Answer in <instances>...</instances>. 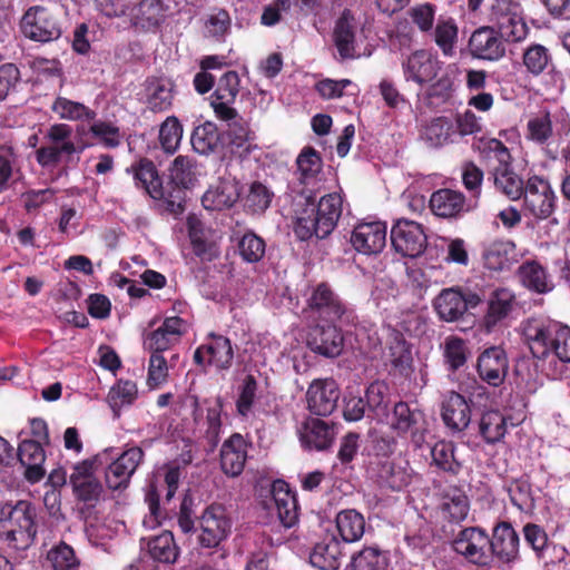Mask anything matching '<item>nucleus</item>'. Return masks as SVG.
<instances>
[{
    "label": "nucleus",
    "instance_id": "f257e3e1",
    "mask_svg": "<svg viewBox=\"0 0 570 570\" xmlns=\"http://www.w3.org/2000/svg\"><path fill=\"white\" fill-rule=\"evenodd\" d=\"M295 226L294 232L301 240L315 236L327 237L336 227L342 215V198L332 193L323 196L315 205L314 194L294 196L292 202Z\"/></svg>",
    "mask_w": 570,
    "mask_h": 570
},
{
    "label": "nucleus",
    "instance_id": "f03ea898",
    "mask_svg": "<svg viewBox=\"0 0 570 570\" xmlns=\"http://www.w3.org/2000/svg\"><path fill=\"white\" fill-rule=\"evenodd\" d=\"M522 332L533 356L544 358L552 353L561 362H570V327L546 317H531Z\"/></svg>",
    "mask_w": 570,
    "mask_h": 570
},
{
    "label": "nucleus",
    "instance_id": "7ed1b4c3",
    "mask_svg": "<svg viewBox=\"0 0 570 570\" xmlns=\"http://www.w3.org/2000/svg\"><path fill=\"white\" fill-rule=\"evenodd\" d=\"M73 130L67 124H53L43 135L45 144L36 150V160L43 167H55L59 163H69L80 151L72 140Z\"/></svg>",
    "mask_w": 570,
    "mask_h": 570
},
{
    "label": "nucleus",
    "instance_id": "20e7f679",
    "mask_svg": "<svg viewBox=\"0 0 570 570\" xmlns=\"http://www.w3.org/2000/svg\"><path fill=\"white\" fill-rule=\"evenodd\" d=\"M485 148L488 156L498 161V166L493 167L492 170L497 190L511 200L519 199L525 184L510 167L511 156L508 148L498 139L489 140Z\"/></svg>",
    "mask_w": 570,
    "mask_h": 570
},
{
    "label": "nucleus",
    "instance_id": "39448f33",
    "mask_svg": "<svg viewBox=\"0 0 570 570\" xmlns=\"http://www.w3.org/2000/svg\"><path fill=\"white\" fill-rule=\"evenodd\" d=\"M21 29L27 38L43 43L58 40L63 32L59 14L42 6L27 10L21 20Z\"/></svg>",
    "mask_w": 570,
    "mask_h": 570
},
{
    "label": "nucleus",
    "instance_id": "423d86ee",
    "mask_svg": "<svg viewBox=\"0 0 570 570\" xmlns=\"http://www.w3.org/2000/svg\"><path fill=\"white\" fill-rule=\"evenodd\" d=\"M111 449H105L94 459L85 460L73 466L70 474V483L75 495L88 503L97 502L104 492V488L99 480L95 476V465H101L109 459Z\"/></svg>",
    "mask_w": 570,
    "mask_h": 570
},
{
    "label": "nucleus",
    "instance_id": "0eeeda50",
    "mask_svg": "<svg viewBox=\"0 0 570 570\" xmlns=\"http://www.w3.org/2000/svg\"><path fill=\"white\" fill-rule=\"evenodd\" d=\"M385 419L397 435L410 433L415 448H421L424 444L426 422L421 411L412 410L406 403L399 402L394 405L392 413L386 414Z\"/></svg>",
    "mask_w": 570,
    "mask_h": 570
},
{
    "label": "nucleus",
    "instance_id": "6e6552de",
    "mask_svg": "<svg viewBox=\"0 0 570 570\" xmlns=\"http://www.w3.org/2000/svg\"><path fill=\"white\" fill-rule=\"evenodd\" d=\"M187 401L193 409V419L196 430L207 441L209 449L214 450L220 440L222 433V400L217 397L212 405L206 406V415H204V409L196 395H189Z\"/></svg>",
    "mask_w": 570,
    "mask_h": 570
},
{
    "label": "nucleus",
    "instance_id": "1a4fd4ad",
    "mask_svg": "<svg viewBox=\"0 0 570 570\" xmlns=\"http://www.w3.org/2000/svg\"><path fill=\"white\" fill-rule=\"evenodd\" d=\"M523 207L537 219L548 218L556 207V195L548 180L532 176L523 188Z\"/></svg>",
    "mask_w": 570,
    "mask_h": 570
},
{
    "label": "nucleus",
    "instance_id": "9d476101",
    "mask_svg": "<svg viewBox=\"0 0 570 570\" xmlns=\"http://www.w3.org/2000/svg\"><path fill=\"white\" fill-rule=\"evenodd\" d=\"M482 298L473 292H462L458 287L444 288L434 299V308L441 320L454 322L461 318L469 308L481 303Z\"/></svg>",
    "mask_w": 570,
    "mask_h": 570
},
{
    "label": "nucleus",
    "instance_id": "9b49d317",
    "mask_svg": "<svg viewBox=\"0 0 570 570\" xmlns=\"http://www.w3.org/2000/svg\"><path fill=\"white\" fill-rule=\"evenodd\" d=\"M144 451L132 446L114 459L105 471L106 487L111 491H124L128 488L130 479L142 462Z\"/></svg>",
    "mask_w": 570,
    "mask_h": 570
},
{
    "label": "nucleus",
    "instance_id": "f8f14e48",
    "mask_svg": "<svg viewBox=\"0 0 570 570\" xmlns=\"http://www.w3.org/2000/svg\"><path fill=\"white\" fill-rule=\"evenodd\" d=\"M391 242L395 252L402 256L414 258L425 250L428 237L419 223L400 219L392 227Z\"/></svg>",
    "mask_w": 570,
    "mask_h": 570
},
{
    "label": "nucleus",
    "instance_id": "ddd939ff",
    "mask_svg": "<svg viewBox=\"0 0 570 570\" xmlns=\"http://www.w3.org/2000/svg\"><path fill=\"white\" fill-rule=\"evenodd\" d=\"M296 166L295 177L288 185L293 197L313 193L322 170L320 155L315 149L305 147L296 159Z\"/></svg>",
    "mask_w": 570,
    "mask_h": 570
},
{
    "label": "nucleus",
    "instance_id": "4468645a",
    "mask_svg": "<svg viewBox=\"0 0 570 570\" xmlns=\"http://www.w3.org/2000/svg\"><path fill=\"white\" fill-rule=\"evenodd\" d=\"M452 544L455 552L473 563L487 564L491 558L490 538L481 528L461 530Z\"/></svg>",
    "mask_w": 570,
    "mask_h": 570
},
{
    "label": "nucleus",
    "instance_id": "2eb2a0df",
    "mask_svg": "<svg viewBox=\"0 0 570 570\" xmlns=\"http://www.w3.org/2000/svg\"><path fill=\"white\" fill-rule=\"evenodd\" d=\"M35 517V509L26 501H19L10 511L7 539L14 542L16 548H27L35 540L37 534Z\"/></svg>",
    "mask_w": 570,
    "mask_h": 570
},
{
    "label": "nucleus",
    "instance_id": "dca6fc26",
    "mask_svg": "<svg viewBox=\"0 0 570 570\" xmlns=\"http://www.w3.org/2000/svg\"><path fill=\"white\" fill-rule=\"evenodd\" d=\"M199 543L206 548H214L224 540L229 530L230 521L226 510L220 504L209 505L200 518Z\"/></svg>",
    "mask_w": 570,
    "mask_h": 570
},
{
    "label": "nucleus",
    "instance_id": "f3484780",
    "mask_svg": "<svg viewBox=\"0 0 570 570\" xmlns=\"http://www.w3.org/2000/svg\"><path fill=\"white\" fill-rule=\"evenodd\" d=\"M307 305L320 318L331 323L342 320L347 314L345 305L325 283L313 288Z\"/></svg>",
    "mask_w": 570,
    "mask_h": 570
},
{
    "label": "nucleus",
    "instance_id": "a211bd4d",
    "mask_svg": "<svg viewBox=\"0 0 570 570\" xmlns=\"http://www.w3.org/2000/svg\"><path fill=\"white\" fill-rule=\"evenodd\" d=\"M402 68L406 81L423 86L436 77L441 62L431 52L416 50L403 60Z\"/></svg>",
    "mask_w": 570,
    "mask_h": 570
},
{
    "label": "nucleus",
    "instance_id": "6ab92c4d",
    "mask_svg": "<svg viewBox=\"0 0 570 570\" xmlns=\"http://www.w3.org/2000/svg\"><path fill=\"white\" fill-rule=\"evenodd\" d=\"M471 55L479 59L499 60L505 55L503 38L494 27H480L469 39Z\"/></svg>",
    "mask_w": 570,
    "mask_h": 570
},
{
    "label": "nucleus",
    "instance_id": "aec40b11",
    "mask_svg": "<svg viewBox=\"0 0 570 570\" xmlns=\"http://www.w3.org/2000/svg\"><path fill=\"white\" fill-rule=\"evenodd\" d=\"M351 244L358 253H380L386 244V225L382 222L361 223L351 236Z\"/></svg>",
    "mask_w": 570,
    "mask_h": 570
},
{
    "label": "nucleus",
    "instance_id": "412c9836",
    "mask_svg": "<svg viewBox=\"0 0 570 570\" xmlns=\"http://www.w3.org/2000/svg\"><path fill=\"white\" fill-rule=\"evenodd\" d=\"M340 399L337 384L333 380L314 381L306 393L308 410L316 415L331 414Z\"/></svg>",
    "mask_w": 570,
    "mask_h": 570
},
{
    "label": "nucleus",
    "instance_id": "4be33fe9",
    "mask_svg": "<svg viewBox=\"0 0 570 570\" xmlns=\"http://www.w3.org/2000/svg\"><path fill=\"white\" fill-rule=\"evenodd\" d=\"M509 368L504 350L492 346L484 350L478 358V373L480 377L492 386L503 383Z\"/></svg>",
    "mask_w": 570,
    "mask_h": 570
},
{
    "label": "nucleus",
    "instance_id": "5701e85b",
    "mask_svg": "<svg viewBox=\"0 0 570 570\" xmlns=\"http://www.w3.org/2000/svg\"><path fill=\"white\" fill-rule=\"evenodd\" d=\"M307 345L317 354L336 357L344 348V337L333 324L327 326L317 325L309 332Z\"/></svg>",
    "mask_w": 570,
    "mask_h": 570
},
{
    "label": "nucleus",
    "instance_id": "b1692460",
    "mask_svg": "<svg viewBox=\"0 0 570 570\" xmlns=\"http://www.w3.org/2000/svg\"><path fill=\"white\" fill-rule=\"evenodd\" d=\"M247 460V444L239 433L227 439L220 449V468L228 476H238Z\"/></svg>",
    "mask_w": 570,
    "mask_h": 570
},
{
    "label": "nucleus",
    "instance_id": "393cba45",
    "mask_svg": "<svg viewBox=\"0 0 570 570\" xmlns=\"http://www.w3.org/2000/svg\"><path fill=\"white\" fill-rule=\"evenodd\" d=\"M299 441L307 450L322 451L331 446L334 428L320 419H308L298 429Z\"/></svg>",
    "mask_w": 570,
    "mask_h": 570
},
{
    "label": "nucleus",
    "instance_id": "a878e982",
    "mask_svg": "<svg viewBox=\"0 0 570 570\" xmlns=\"http://www.w3.org/2000/svg\"><path fill=\"white\" fill-rule=\"evenodd\" d=\"M184 321L178 316L167 317L163 324L153 331L145 340L147 350L161 353L179 342L184 333Z\"/></svg>",
    "mask_w": 570,
    "mask_h": 570
},
{
    "label": "nucleus",
    "instance_id": "bb28decb",
    "mask_svg": "<svg viewBox=\"0 0 570 570\" xmlns=\"http://www.w3.org/2000/svg\"><path fill=\"white\" fill-rule=\"evenodd\" d=\"M126 173L131 174L136 186L142 188L151 198L165 197L161 178L151 160L142 158L128 167Z\"/></svg>",
    "mask_w": 570,
    "mask_h": 570
},
{
    "label": "nucleus",
    "instance_id": "cd10ccee",
    "mask_svg": "<svg viewBox=\"0 0 570 570\" xmlns=\"http://www.w3.org/2000/svg\"><path fill=\"white\" fill-rule=\"evenodd\" d=\"M18 459L24 466V476L29 482L36 483L45 476L43 463L46 454L38 441L24 440L19 444Z\"/></svg>",
    "mask_w": 570,
    "mask_h": 570
},
{
    "label": "nucleus",
    "instance_id": "c85d7f7f",
    "mask_svg": "<svg viewBox=\"0 0 570 570\" xmlns=\"http://www.w3.org/2000/svg\"><path fill=\"white\" fill-rule=\"evenodd\" d=\"M387 348L389 358L393 370L400 375L409 376L413 370V356L411 346L403 334L395 328H389Z\"/></svg>",
    "mask_w": 570,
    "mask_h": 570
},
{
    "label": "nucleus",
    "instance_id": "c756f323",
    "mask_svg": "<svg viewBox=\"0 0 570 570\" xmlns=\"http://www.w3.org/2000/svg\"><path fill=\"white\" fill-rule=\"evenodd\" d=\"M239 198V188L233 179H222L203 196V206L208 210L230 208Z\"/></svg>",
    "mask_w": 570,
    "mask_h": 570
},
{
    "label": "nucleus",
    "instance_id": "7c9ffc66",
    "mask_svg": "<svg viewBox=\"0 0 570 570\" xmlns=\"http://www.w3.org/2000/svg\"><path fill=\"white\" fill-rule=\"evenodd\" d=\"M442 419L453 432L465 430L471 422V410L465 399L459 393L451 392L443 403Z\"/></svg>",
    "mask_w": 570,
    "mask_h": 570
},
{
    "label": "nucleus",
    "instance_id": "2f4dec72",
    "mask_svg": "<svg viewBox=\"0 0 570 570\" xmlns=\"http://www.w3.org/2000/svg\"><path fill=\"white\" fill-rule=\"evenodd\" d=\"M491 542V556L494 554L502 562H510L517 558L519 551V537L509 523L495 527Z\"/></svg>",
    "mask_w": 570,
    "mask_h": 570
},
{
    "label": "nucleus",
    "instance_id": "473e14b6",
    "mask_svg": "<svg viewBox=\"0 0 570 570\" xmlns=\"http://www.w3.org/2000/svg\"><path fill=\"white\" fill-rule=\"evenodd\" d=\"M272 500L282 524L291 528L297 520V503L295 495L291 492L284 481H275L272 484Z\"/></svg>",
    "mask_w": 570,
    "mask_h": 570
},
{
    "label": "nucleus",
    "instance_id": "72a5a7b5",
    "mask_svg": "<svg viewBox=\"0 0 570 570\" xmlns=\"http://www.w3.org/2000/svg\"><path fill=\"white\" fill-rule=\"evenodd\" d=\"M342 554L341 542L335 537L328 535L314 547L309 561L321 570H337Z\"/></svg>",
    "mask_w": 570,
    "mask_h": 570
},
{
    "label": "nucleus",
    "instance_id": "f704fd0d",
    "mask_svg": "<svg viewBox=\"0 0 570 570\" xmlns=\"http://www.w3.org/2000/svg\"><path fill=\"white\" fill-rule=\"evenodd\" d=\"M334 42L343 59H353L355 53V24L350 12H344L334 29Z\"/></svg>",
    "mask_w": 570,
    "mask_h": 570
},
{
    "label": "nucleus",
    "instance_id": "c9c22d12",
    "mask_svg": "<svg viewBox=\"0 0 570 570\" xmlns=\"http://www.w3.org/2000/svg\"><path fill=\"white\" fill-rule=\"evenodd\" d=\"M146 102L154 111L170 108L174 99V86L168 79H149L146 82Z\"/></svg>",
    "mask_w": 570,
    "mask_h": 570
},
{
    "label": "nucleus",
    "instance_id": "e433bc0d",
    "mask_svg": "<svg viewBox=\"0 0 570 570\" xmlns=\"http://www.w3.org/2000/svg\"><path fill=\"white\" fill-rule=\"evenodd\" d=\"M464 196L452 189H440L432 194L430 206L440 217H454L464 208Z\"/></svg>",
    "mask_w": 570,
    "mask_h": 570
},
{
    "label": "nucleus",
    "instance_id": "4c0bfd02",
    "mask_svg": "<svg viewBox=\"0 0 570 570\" xmlns=\"http://www.w3.org/2000/svg\"><path fill=\"white\" fill-rule=\"evenodd\" d=\"M518 275L527 288L537 293H548L553 288V283L546 269L534 261L523 263L518 269Z\"/></svg>",
    "mask_w": 570,
    "mask_h": 570
},
{
    "label": "nucleus",
    "instance_id": "58836bf2",
    "mask_svg": "<svg viewBox=\"0 0 570 570\" xmlns=\"http://www.w3.org/2000/svg\"><path fill=\"white\" fill-rule=\"evenodd\" d=\"M513 298V294L505 288L494 291L484 317V325L488 332L508 316L512 309Z\"/></svg>",
    "mask_w": 570,
    "mask_h": 570
},
{
    "label": "nucleus",
    "instance_id": "ea45409f",
    "mask_svg": "<svg viewBox=\"0 0 570 570\" xmlns=\"http://www.w3.org/2000/svg\"><path fill=\"white\" fill-rule=\"evenodd\" d=\"M336 528L345 542H355L364 534L365 520L356 510H343L336 515Z\"/></svg>",
    "mask_w": 570,
    "mask_h": 570
},
{
    "label": "nucleus",
    "instance_id": "a19ab883",
    "mask_svg": "<svg viewBox=\"0 0 570 570\" xmlns=\"http://www.w3.org/2000/svg\"><path fill=\"white\" fill-rule=\"evenodd\" d=\"M147 550L150 557L164 563H173L178 557V547L170 531H163L160 534L147 539Z\"/></svg>",
    "mask_w": 570,
    "mask_h": 570
},
{
    "label": "nucleus",
    "instance_id": "79ce46f5",
    "mask_svg": "<svg viewBox=\"0 0 570 570\" xmlns=\"http://www.w3.org/2000/svg\"><path fill=\"white\" fill-rule=\"evenodd\" d=\"M164 4L160 0H141L131 6V18L136 24L149 29L157 27L164 19Z\"/></svg>",
    "mask_w": 570,
    "mask_h": 570
},
{
    "label": "nucleus",
    "instance_id": "37998d69",
    "mask_svg": "<svg viewBox=\"0 0 570 570\" xmlns=\"http://www.w3.org/2000/svg\"><path fill=\"white\" fill-rule=\"evenodd\" d=\"M389 558L386 552L377 547H365L352 556L351 570H387Z\"/></svg>",
    "mask_w": 570,
    "mask_h": 570
},
{
    "label": "nucleus",
    "instance_id": "c03bdc74",
    "mask_svg": "<svg viewBox=\"0 0 570 570\" xmlns=\"http://www.w3.org/2000/svg\"><path fill=\"white\" fill-rule=\"evenodd\" d=\"M379 479L382 485L400 491L411 482V474L402 462L386 460L380 465Z\"/></svg>",
    "mask_w": 570,
    "mask_h": 570
},
{
    "label": "nucleus",
    "instance_id": "a18cd8bd",
    "mask_svg": "<svg viewBox=\"0 0 570 570\" xmlns=\"http://www.w3.org/2000/svg\"><path fill=\"white\" fill-rule=\"evenodd\" d=\"M138 395V389L135 382L119 380L109 391L107 402L116 417L120 415L124 406L131 405Z\"/></svg>",
    "mask_w": 570,
    "mask_h": 570
},
{
    "label": "nucleus",
    "instance_id": "49530a36",
    "mask_svg": "<svg viewBox=\"0 0 570 570\" xmlns=\"http://www.w3.org/2000/svg\"><path fill=\"white\" fill-rule=\"evenodd\" d=\"M190 140L194 150L200 155L214 153L220 144L218 129L210 121L196 127Z\"/></svg>",
    "mask_w": 570,
    "mask_h": 570
},
{
    "label": "nucleus",
    "instance_id": "de8ad7c7",
    "mask_svg": "<svg viewBox=\"0 0 570 570\" xmlns=\"http://www.w3.org/2000/svg\"><path fill=\"white\" fill-rule=\"evenodd\" d=\"M453 134L452 121L445 117H438L424 127L421 137L430 147H440L450 142Z\"/></svg>",
    "mask_w": 570,
    "mask_h": 570
},
{
    "label": "nucleus",
    "instance_id": "09e8293b",
    "mask_svg": "<svg viewBox=\"0 0 570 570\" xmlns=\"http://www.w3.org/2000/svg\"><path fill=\"white\" fill-rule=\"evenodd\" d=\"M52 111L56 112L59 118L77 121V120H94L96 112L81 102L72 101L65 97H58L52 104Z\"/></svg>",
    "mask_w": 570,
    "mask_h": 570
},
{
    "label": "nucleus",
    "instance_id": "8fccbe9b",
    "mask_svg": "<svg viewBox=\"0 0 570 570\" xmlns=\"http://www.w3.org/2000/svg\"><path fill=\"white\" fill-rule=\"evenodd\" d=\"M514 249L511 242H493L484 252V264L489 269L503 271L510 266V255Z\"/></svg>",
    "mask_w": 570,
    "mask_h": 570
},
{
    "label": "nucleus",
    "instance_id": "3c124183",
    "mask_svg": "<svg viewBox=\"0 0 570 570\" xmlns=\"http://www.w3.org/2000/svg\"><path fill=\"white\" fill-rule=\"evenodd\" d=\"M208 362L219 370L228 368L232 365L234 352L230 341L224 336H213L206 346Z\"/></svg>",
    "mask_w": 570,
    "mask_h": 570
},
{
    "label": "nucleus",
    "instance_id": "603ef678",
    "mask_svg": "<svg viewBox=\"0 0 570 570\" xmlns=\"http://www.w3.org/2000/svg\"><path fill=\"white\" fill-rule=\"evenodd\" d=\"M479 430L488 443L499 442L507 432L505 419L498 411L485 412L480 420Z\"/></svg>",
    "mask_w": 570,
    "mask_h": 570
},
{
    "label": "nucleus",
    "instance_id": "864d4df0",
    "mask_svg": "<svg viewBox=\"0 0 570 570\" xmlns=\"http://www.w3.org/2000/svg\"><path fill=\"white\" fill-rule=\"evenodd\" d=\"M522 59L527 71L533 76L541 75L552 61L549 50L538 43L529 46L524 50Z\"/></svg>",
    "mask_w": 570,
    "mask_h": 570
},
{
    "label": "nucleus",
    "instance_id": "5fc2aeb1",
    "mask_svg": "<svg viewBox=\"0 0 570 570\" xmlns=\"http://www.w3.org/2000/svg\"><path fill=\"white\" fill-rule=\"evenodd\" d=\"M497 32L505 40L511 42H518L527 37L528 28L524 23L520 10L507 16L497 24Z\"/></svg>",
    "mask_w": 570,
    "mask_h": 570
},
{
    "label": "nucleus",
    "instance_id": "6e6d98bb",
    "mask_svg": "<svg viewBox=\"0 0 570 570\" xmlns=\"http://www.w3.org/2000/svg\"><path fill=\"white\" fill-rule=\"evenodd\" d=\"M183 126L179 120L174 117H167L159 128V142L167 154H174L181 141Z\"/></svg>",
    "mask_w": 570,
    "mask_h": 570
},
{
    "label": "nucleus",
    "instance_id": "4d7b16f0",
    "mask_svg": "<svg viewBox=\"0 0 570 570\" xmlns=\"http://www.w3.org/2000/svg\"><path fill=\"white\" fill-rule=\"evenodd\" d=\"M432 462L439 469L458 473L460 470V462L454 455V445L450 442H438L431 448Z\"/></svg>",
    "mask_w": 570,
    "mask_h": 570
},
{
    "label": "nucleus",
    "instance_id": "13d9d810",
    "mask_svg": "<svg viewBox=\"0 0 570 570\" xmlns=\"http://www.w3.org/2000/svg\"><path fill=\"white\" fill-rule=\"evenodd\" d=\"M458 27L453 20H439L434 30V41L445 56L454 53Z\"/></svg>",
    "mask_w": 570,
    "mask_h": 570
},
{
    "label": "nucleus",
    "instance_id": "bf43d9fd",
    "mask_svg": "<svg viewBox=\"0 0 570 570\" xmlns=\"http://www.w3.org/2000/svg\"><path fill=\"white\" fill-rule=\"evenodd\" d=\"M366 405L377 420H383L387 414L386 386L374 382L366 390Z\"/></svg>",
    "mask_w": 570,
    "mask_h": 570
},
{
    "label": "nucleus",
    "instance_id": "052dcab7",
    "mask_svg": "<svg viewBox=\"0 0 570 570\" xmlns=\"http://www.w3.org/2000/svg\"><path fill=\"white\" fill-rule=\"evenodd\" d=\"M238 252L244 261L256 263L265 254L264 240L253 233L245 234L238 242Z\"/></svg>",
    "mask_w": 570,
    "mask_h": 570
},
{
    "label": "nucleus",
    "instance_id": "680f3d73",
    "mask_svg": "<svg viewBox=\"0 0 570 570\" xmlns=\"http://www.w3.org/2000/svg\"><path fill=\"white\" fill-rule=\"evenodd\" d=\"M174 184L188 188L195 180V170L191 160L186 156H178L169 169Z\"/></svg>",
    "mask_w": 570,
    "mask_h": 570
},
{
    "label": "nucleus",
    "instance_id": "e2e57ef3",
    "mask_svg": "<svg viewBox=\"0 0 570 570\" xmlns=\"http://www.w3.org/2000/svg\"><path fill=\"white\" fill-rule=\"evenodd\" d=\"M48 560L55 570H70L79 564L73 549L65 542L59 543L48 552Z\"/></svg>",
    "mask_w": 570,
    "mask_h": 570
},
{
    "label": "nucleus",
    "instance_id": "0e129e2a",
    "mask_svg": "<svg viewBox=\"0 0 570 570\" xmlns=\"http://www.w3.org/2000/svg\"><path fill=\"white\" fill-rule=\"evenodd\" d=\"M169 365L161 353L151 352L148 365L147 384L151 389L167 382Z\"/></svg>",
    "mask_w": 570,
    "mask_h": 570
},
{
    "label": "nucleus",
    "instance_id": "69168bd1",
    "mask_svg": "<svg viewBox=\"0 0 570 570\" xmlns=\"http://www.w3.org/2000/svg\"><path fill=\"white\" fill-rule=\"evenodd\" d=\"M90 134L106 147L115 148L121 142L119 128L111 122L95 121L90 128Z\"/></svg>",
    "mask_w": 570,
    "mask_h": 570
},
{
    "label": "nucleus",
    "instance_id": "338daca9",
    "mask_svg": "<svg viewBox=\"0 0 570 570\" xmlns=\"http://www.w3.org/2000/svg\"><path fill=\"white\" fill-rule=\"evenodd\" d=\"M412 22L422 32H429L433 28L435 17V6L431 3H419L409 10Z\"/></svg>",
    "mask_w": 570,
    "mask_h": 570
},
{
    "label": "nucleus",
    "instance_id": "774afa93",
    "mask_svg": "<svg viewBox=\"0 0 570 570\" xmlns=\"http://www.w3.org/2000/svg\"><path fill=\"white\" fill-rule=\"evenodd\" d=\"M272 193L261 183H253L246 197L247 206L254 212H264L272 202Z\"/></svg>",
    "mask_w": 570,
    "mask_h": 570
}]
</instances>
